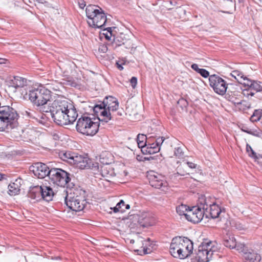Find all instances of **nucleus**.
Returning a JSON list of instances; mask_svg holds the SVG:
<instances>
[{
	"instance_id": "1",
	"label": "nucleus",
	"mask_w": 262,
	"mask_h": 262,
	"mask_svg": "<svg viewBox=\"0 0 262 262\" xmlns=\"http://www.w3.org/2000/svg\"><path fill=\"white\" fill-rule=\"evenodd\" d=\"M18 115L12 107L2 106L0 108V131L9 132V129L17 124Z\"/></svg>"
},
{
	"instance_id": "2",
	"label": "nucleus",
	"mask_w": 262,
	"mask_h": 262,
	"mask_svg": "<svg viewBox=\"0 0 262 262\" xmlns=\"http://www.w3.org/2000/svg\"><path fill=\"white\" fill-rule=\"evenodd\" d=\"M85 12L90 26L97 28L104 27L107 22V18L101 8L96 5H89L86 8Z\"/></svg>"
},
{
	"instance_id": "3",
	"label": "nucleus",
	"mask_w": 262,
	"mask_h": 262,
	"mask_svg": "<svg viewBox=\"0 0 262 262\" xmlns=\"http://www.w3.org/2000/svg\"><path fill=\"white\" fill-rule=\"evenodd\" d=\"M100 119L91 118L88 116H82L78 119L76 129L79 133L86 135L93 136L99 130Z\"/></svg>"
},
{
	"instance_id": "4",
	"label": "nucleus",
	"mask_w": 262,
	"mask_h": 262,
	"mask_svg": "<svg viewBox=\"0 0 262 262\" xmlns=\"http://www.w3.org/2000/svg\"><path fill=\"white\" fill-rule=\"evenodd\" d=\"M219 246L215 241L205 240L199 246L196 258L198 262H208L214 253L217 252Z\"/></svg>"
},
{
	"instance_id": "5",
	"label": "nucleus",
	"mask_w": 262,
	"mask_h": 262,
	"mask_svg": "<svg viewBox=\"0 0 262 262\" xmlns=\"http://www.w3.org/2000/svg\"><path fill=\"white\" fill-rule=\"evenodd\" d=\"M29 99L37 106H42L47 103L51 98V95L48 89L45 87H39L32 89L26 93Z\"/></svg>"
},
{
	"instance_id": "6",
	"label": "nucleus",
	"mask_w": 262,
	"mask_h": 262,
	"mask_svg": "<svg viewBox=\"0 0 262 262\" xmlns=\"http://www.w3.org/2000/svg\"><path fill=\"white\" fill-rule=\"evenodd\" d=\"M58 111H50L52 117L54 121L59 125H66L73 123L75 121L78 113L76 110L68 111L64 112H58Z\"/></svg>"
},
{
	"instance_id": "7",
	"label": "nucleus",
	"mask_w": 262,
	"mask_h": 262,
	"mask_svg": "<svg viewBox=\"0 0 262 262\" xmlns=\"http://www.w3.org/2000/svg\"><path fill=\"white\" fill-rule=\"evenodd\" d=\"M49 178L53 184L61 187H64L71 180L69 173L60 168L51 169Z\"/></svg>"
},
{
	"instance_id": "8",
	"label": "nucleus",
	"mask_w": 262,
	"mask_h": 262,
	"mask_svg": "<svg viewBox=\"0 0 262 262\" xmlns=\"http://www.w3.org/2000/svg\"><path fill=\"white\" fill-rule=\"evenodd\" d=\"M66 193L67 195L65 196V203L70 209L77 212L80 211L84 209L86 202L83 196L75 195L74 193L72 194V193L68 194L67 191H66Z\"/></svg>"
},
{
	"instance_id": "9",
	"label": "nucleus",
	"mask_w": 262,
	"mask_h": 262,
	"mask_svg": "<svg viewBox=\"0 0 262 262\" xmlns=\"http://www.w3.org/2000/svg\"><path fill=\"white\" fill-rule=\"evenodd\" d=\"M72 165L80 169H91L95 170L99 169V165L97 162H93L87 157L76 154L75 158L72 161Z\"/></svg>"
},
{
	"instance_id": "10",
	"label": "nucleus",
	"mask_w": 262,
	"mask_h": 262,
	"mask_svg": "<svg viewBox=\"0 0 262 262\" xmlns=\"http://www.w3.org/2000/svg\"><path fill=\"white\" fill-rule=\"evenodd\" d=\"M164 141L163 137H159L155 139L153 136L148 137V140L146 146L142 149V152L145 154H154L160 150V146Z\"/></svg>"
},
{
	"instance_id": "11",
	"label": "nucleus",
	"mask_w": 262,
	"mask_h": 262,
	"mask_svg": "<svg viewBox=\"0 0 262 262\" xmlns=\"http://www.w3.org/2000/svg\"><path fill=\"white\" fill-rule=\"evenodd\" d=\"M209 85L214 91L221 95H224L227 91V84L223 78L216 75H211L209 78Z\"/></svg>"
},
{
	"instance_id": "12",
	"label": "nucleus",
	"mask_w": 262,
	"mask_h": 262,
	"mask_svg": "<svg viewBox=\"0 0 262 262\" xmlns=\"http://www.w3.org/2000/svg\"><path fill=\"white\" fill-rule=\"evenodd\" d=\"M118 169L117 166L114 167L112 165H99V169H95L94 170L95 174H100L107 181H111V179L116 175H121L118 171L116 172Z\"/></svg>"
},
{
	"instance_id": "13",
	"label": "nucleus",
	"mask_w": 262,
	"mask_h": 262,
	"mask_svg": "<svg viewBox=\"0 0 262 262\" xmlns=\"http://www.w3.org/2000/svg\"><path fill=\"white\" fill-rule=\"evenodd\" d=\"M204 215L206 217H208V214L202 210L201 207L193 206L188 209L186 219L190 222L198 223L203 219Z\"/></svg>"
},
{
	"instance_id": "14",
	"label": "nucleus",
	"mask_w": 262,
	"mask_h": 262,
	"mask_svg": "<svg viewBox=\"0 0 262 262\" xmlns=\"http://www.w3.org/2000/svg\"><path fill=\"white\" fill-rule=\"evenodd\" d=\"M61 109H63L64 111H70V110H76L73 104L66 98L58 97L53 101L50 111H60Z\"/></svg>"
},
{
	"instance_id": "15",
	"label": "nucleus",
	"mask_w": 262,
	"mask_h": 262,
	"mask_svg": "<svg viewBox=\"0 0 262 262\" xmlns=\"http://www.w3.org/2000/svg\"><path fill=\"white\" fill-rule=\"evenodd\" d=\"M30 170L32 171L34 176L39 179L44 178L46 176H48L50 173L51 169L47 165L42 163H36L30 166Z\"/></svg>"
},
{
	"instance_id": "16",
	"label": "nucleus",
	"mask_w": 262,
	"mask_h": 262,
	"mask_svg": "<svg viewBox=\"0 0 262 262\" xmlns=\"http://www.w3.org/2000/svg\"><path fill=\"white\" fill-rule=\"evenodd\" d=\"M180 257L184 259L189 256L193 251V243L187 237H180Z\"/></svg>"
},
{
	"instance_id": "17",
	"label": "nucleus",
	"mask_w": 262,
	"mask_h": 262,
	"mask_svg": "<svg viewBox=\"0 0 262 262\" xmlns=\"http://www.w3.org/2000/svg\"><path fill=\"white\" fill-rule=\"evenodd\" d=\"M149 183L151 186L156 188L162 189V190H165V188L167 186V183L163 176L152 172L149 174Z\"/></svg>"
},
{
	"instance_id": "18",
	"label": "nucleus",
	"mask_w": 262,
	"mask_h": 262,
	"mask_svg": "<svg viewBox=\"0 0 262 262\" xmlns=\"http://www.w3.org/2000/svg\"><path fill=\"white\" fill-rule=\"evenodd\" d=\"M94 113L97 115H100L102 117L101 120L105 122H107L112 119V114L107 112L106 108L105 107L104 102L102 105H96L93 108Z\"/></svg>"
},
{
	"instance_id": "19",
	"label": "nucleus",
	"mask_w": 262,
	"mask_h": 262,
	"mask_svg": "<svg viewBox=\"0 0 262 262\" xmlns=\"http://www.w3.org/2000/svg\"><path fill=\"white\" fill-rule=\"evenodd\" d=\"M136 247H140L143 251L144 254H148L152 251L153 244L149 238L143 240L142 237H138L136 240Z\"/></svg>"
},
{
	"instance_id": "20",
	"label": "nucleus",
	"mask_w": 262,
	"mask_h": 262,
	"mask_svg": "<svg viewBox=\"0 0 262 262\" xmlns=\"http://www.w3.org/2000/svg\"><path fill=\"white\" fill-rule=\"evenodd\" d=\"M138 223L143 227H148L155 224V220L150 213L142 212L139 215Z\"/></svg>"
},
{
	"instance_id": "21",
	"label": "nucleus",
	"mask_w": 262,
	"mask_h": 262,
	"mask_svg": "<svg viewBox=\"0 0 262 262\" xmlns=\"http://www.w3.org/2000/svg\"><path fill=\"white\" fill-rule=\"evenodd\" d=\"M104 104L107 112H110L112 114V118L114 115L113 113L118 110L119 107L117 100L114 97L110 96L106 97V99L104 100Z\"/></svg>"
},
{
	"instance_id": "22",
	"label": "nucleus",
	"mask_w": 262,
	"mask_h": 262,
	"mask_svg": "<svg viewBox=\"0 0 262 262\" xmlns=\"http://www.w3.org/2000/svg\"><path fill=\"white\" fill-rule=\"evenodd\" d=\"M246 262H259L261 260V255L257 251L253 249H247L243 254Z\"/></svg>"
},
{
	"instance_id": "23",
	"label": "nucleus",
	"mask_w": 262,
	"mask_h": 262,
	"mask_svg": "<svg viewBox=\"0 0 262 262\" xmlns=\"http://www.w3.org/2000/svg\"><path fill=\"white\" fill-rule=\"evenodd\" d=\"M180 237L173 238L170 244L169 251L174 257L180 258Z\"/></svg>"
},
{
	"instance_id": "24",
	"label": "nucleus",
	"mask_w": 262,
	"mask_h": 262,
	"mask_svg": "<svg viewBox=\"0 0 262 262\" xmlns=\"http://www.w3.org/2000/svg\"><path fill=\"white\" fill-rule=\"evenodd\" d=\"M47 88H46L48 89V91H50L51 95L52 93H54L55 94L58 95V97L61 95V93L62 92V90L64 89L62 81L58 82L55 81L52 83L47 84Z\"/></svg>"
},
{
	"instance_id": "25",
	"label": "nucleus",
	"mask_w": 262,
	"mask_h": 262,
	"mask_svg": "<svg viewBox=\"0 0 262 262\" xmlns=\"http://www.w3.org/2000/svg\"><path fill=\"white\" fill-rule=\"evenodd\" d=\"M244 86L245 87L246 90H253L256 92L262 91V82L249 78L244 82Z\"/></svg>"
},
{
	"instance_id": "26",
	"label": "nucleus",
	"mask_w": 262,
	"mask_h": 262,
	"mask_svg": "<svg viewBox=\"0 0 262 262\" xmlns=\"http://www.w3.org/2000/svg\"><path fill=\"white\" fill-rule=\"evenodd\" d=\"M211 198L208 197L207 198L205 196H201L199 199V202L200 203V206L198 207H201L202 208V210H203L205 213L208 212V209L210 208V206L212 205V203L213 202H211Z\"/></svg>"
},
{
	"instance_id": "27",
	"label": "nucleus",
	"mask_w": 262,
	"mask_h": 262,
	"mask_svg": "<svg viewBox=\"0 0 262 262\" xmlns=\"http://www.w3.org/2000/svg\"><path fill=\"white\" fill-rule=\"evenodd\" d=\"M222 211L221 208L216 205L214 202L212 203V205L210 206V208L208 209V217L209 216L212 219H216L219 217L220 214H221Z\"/></svg>"
},
{
	"instance_id": "28",
	"label": "nucleus",
	"mask_w": 262,
	"mask_h": 262,
	"mask_svg": "<svg viewBox=\"0 0 262 262\" xmlns=\"http://www.w3.org/2000/svg\"><path fill=\"white\" fill-rule=\"evenodd\" d=\"M10 83L11 86L15 89L23 88L27 84V80L22 77L16 76L11 80Z\"/></svg>"
},
{
	"instance_id": "29",
	"label": "nucleus",
	"mask_w": 262,
	"mask_h": 262,
	"mask_svg": "<svg viewBox=\"0 0 262 262\" xmlns=\"http://www.w3.org/2000/svg\"><path fill=\"white\" fill-rule=\"evenodd\" d=\"M10 132L11 137L16 140H19L21 139L22 134L24 133L23 129L18 126V123L14 127H12L9 129Z\"/></svg>"
},
{
	"instance_id": "30",
	"label": "nucleus",
	"mask_w": 262,
	"mask_h": 262,
	"mask_svg": "<svg viewBox=\"0 0 262 262\" xmlns=\"http://www.w3.org/2000/svg\"><path fill=\"white\" fill-rule=\"evenodd\" d=\"M42 186H36L32 188L28 193L29 197L32 199H39L41 198Z\"/></svg>"
},
{
	"instance_id": "31",
	"label": "nucleus",
	"mask_w": 262,
	"mask_h": 262,
	"mask_svg": "<svg viewBox=\"0 0 262 262\" xmlns=\"http://www.w3.org/2000/svg\"><path fill=\"white\" fill-rule=\"evenodd\" d=\"M76 154V153L71 151H62L59 152V156L61 160L72 165V162L74 160V158H75Z\"/></svg>"
},
{
	"instance_id": "32",
	"label": "nucleus",
	"mask_w": 262,
	"mask_h": 262,
	"mask_svg": "<svg viewBox=\"0 0 262 262\" xmlns=\"http://www.w3.org/2000/svg\"><path fill=\"white\" fill-rule=\"evenodd\" d=\"M42 191H41V198L43 200L49 201L52 199L54 192L50 187L42 186Z\"/></svg>"
},
{
	"instance_id": "33",
	"label": "nucleus",
	"mask_w": 262,
	"mask_h": 262,
	"mask_svg": "<svg viewBox=\"0 0 262 262\" xmlns=\"http://www.w3.org/2000/svg\"><path fill=\"white\" fill-rule=\"evenodd\" d=\"M232 77H234L237 81L244 86V82L248 80V78L245 76L244 74L238 70H234L231 73Z\"/></svg>"
},
{
	"instance_id": "34",
	"label": "nucleus",
	"mask_w": 262,
	"mask_h": 262,
	"mask_svg": "<svg viewBox=\"0 0 262 262\" xmlns=\"http://www.w3.org/2000/svg\"><path fill=\"white\" fill-rule=\"evenodd\" d=\"M177 174L181 176L189 175L191 171L187 168V165L183 162L180 164L176 169Z\"/></svg>"
},
{
	"instance_id": "35",
	"label": "nucleus",
	"mask_w": 262,
	"mask_h": 262,
	"mask_svg": "<svg viewBox=\"0 0 262 262\" xmlns=\"http://www.w3.org/2000/svg\"><path fill=\"white\" fill-rule=\"evenodd\" d=\"M148 140V137H147L144 134H139L137 138V142L139 148H141V151L146 146Z\"/></svg>"
},
{
	"instance_id": "36",
	"label": "nucleus",
	"mask_w": 262,
	"mask_h": 262,
	"mask_svg": "<svg viewBox=\"0 0 262 262\" xmlns=\"http://www.w3.org/2000/svg\"><path fill=\"white\" fill-rule=\"evenodd\" d=\"M236 240L233 236L225 237L223 241L225 246L230 249H234L236 246Z\"/></svg>"
},
{
	"instance_id": "37",
	"label": "nucleus",
	"mask_w": 262,
	"mask_h": 262,
	"mask_svg": "<svg viewBox=\"0 0 262 262\" xmlns=\"http://www.w3.org/2000/svg\"><path fill=\"white\" fill-rule=\"evenodd\" d=\"M19 185L16 183H11L8 186V193L11 195L17 194L20 190Z\"/></svg>"
},
{
	"instance_id": "38",
	"label": "nucleus",
	"mask_w": 262,
	"mask_h": 262,
	"mask_svg": "<svg viewBox=\"0 0 262 262\" xmlns=\"http://www.w3.org/2000/svg\"><path fill=\"white\" fill-rule=\"evenodd\" d=\"M189 209V207L187 205L181 204L176 207V211L180 215H184L186 218V213H187Z\"/></svg>"
},
{
	"instance_id": "39",
	"label": "nucleus",
	"mask_w": 262,
	"mask_h": 262,
	"mask_svg": "<svg viewBox=\"0 0 262 262\" xmlns=\"http://www.w3.org/2000/svg\"><path fill=\"white\" fill-rule=\"evenodd\" d=\"M111 157V155L109 153H103L100 157V162L102 164V165H110L111 160L109 159V157Z\"/></svg>"
},
{
	"instance_id": "40",
	"label": "nucleus",
	"mask_w": 262,
	"mask_h": 262,
	"mask_svg": "<svg viewBox=\"0 0 262 262\" xmlns=\"http://www.w3.org/2000/svg\"><path fill=\"white\" fill-rule=\"evenodd\" d=\"M125 205V202L123 200H121L119 202H118L116 206L114 208H111L113 210L114 212L115 213L118 212H123L125 211V209H124Z\"/></svg>"
},
{
	"instance_id": "41",
	"label": "nucleus",
	"mask_w": 262,
	"mask_h": 262,
	"mask_svg": "<svg viewBox=\"0 0 262 262\" xmlns=\"http://www.w3.org/2000/svg\"><path fill=\"white\" fill-rule=\"evenodd\" d=\"M62 83L63 86L69 85L75 87L77 85L76 81L71 77H67L62 80Z\"/></svg>"
},
{
	"instance_id": "42",
	"label": "nucleus",
	"mask_w": 262,
	"mask_h": 262,
	"mask_svg": "<svg viewBox=\"0 0 262 262\" xmlns=\"http://www.w3.org/2000/svg\"><path fill=\"white\" fill-rule=\"evenodd\" d=\"M261 115H262V110H256L254 112L253 115L250 117V120L252 122L258 121L260 119Z\"/></svg>"
},
{
	"instance_id": "43",
	"label": "nucleus",
	"mask_w": 262,
	"mask_h": 262,
	"mask_svg": "<svg viewBox=\"0 0 262 262\" xmlns=\"http://www.w3.org/2000/svg\"><path fill=\"white\" fill-rule=\"evenodd\" d=\"M246 151L248 154V155L255 159H258L259 157L262 158V155L257 156L256 152L252 149V147L248 144L246 145Z\"/></svg>"
},
{
	"instance_id": "44",
	"label": "nucleus",
	"mask_w": 262,
	"mask_h": 262,
	"mask_svg": "<svg viewBox=\"0 0 262 262\" xmlns=\"http://www.w3.org/2000/svg\"><path fill=\"white\" fill-rule=\"evenodd\" d=\"M174 154V155L179 158H182L184 155V152L182 150V149L180 147L175 148Z\"/></svg>"
},
{
	"instance_id": "45",
	"label": "nucleus",
	"mask_w": 262,
	"mask_h": 262,
	"mask_svg": "<svg viewBox=\"0 0 262 262\" xmlns=\"http://www.w3.org/2000/svg\"><path fill=\"white\" fill-rule=\"evenodd\" d=\"M234 249H236L239 252H243V254H244V252L246 251L245 248V245L243 244H237L236 243V246Z\"/></svg>"
},
{
	"instance_id": "46",
	"label": "nucleus",
	"mask_w": 262,
	"mask_h": 262,
	"mask_svg": "<svg viewBox=\"0 0 262 262\" xmlns=\"http://www.w3.org/2000/svg\"><path fill=\"white\" fill-rule=\"evenodd\" d=\"M183 162L187 165V168H188L190 171L191 169H195L197 167V165L193 162H186L185 161H183Z\"/></svg>"
},
{
	"instance_id": "47",
	"label": "nucleus",
	"mask_w": 262,
	"mask_h": 262,
	"mask_svg": "<svg viewBox=\"0 0 262 262\" xmlns=\"http://www.w3.org/2000/svg\"><path fill=\"white\" fill-rule=\"evenodd\" d=\"M98 50L99 52L104 53L107 51L108 48L106 45L101 44L99 45Z\"/></svg>"
},
{
	"instance_id": "48",
	"label": "nucleus",
	"mask_w": 262,
	"mask_h": 262,
	"mask_svg": "<svg viewBox=\"0 0 262 262\" xmlns=\"http://www.w3.org/2000/svg\"><path fill=\"white\" fill-rule=\"evenodd\" d=\"M199 73L204 78H207L209 76V72L204 69H201Z\"/></svg>"
},
{
	"instance_id": "49",
	"label": "nucleus",
	"mask_w": 262,
	"mask_h": 262,
	"mask_svg": "<svg viewBox=\"0 0 262 262\" xmlns=\"http://www.w3.org/2000/svg\"><path fill=\"white\" fill-rule=\"evenodd\" d=\"M130 82L131 83L133 89H135L136 86V85L137 84V79L135 77H133L130 80Z\"/></svg>"
},
{
	"instance_id": "50",
	"label": "nucleus",
	"mask_w": 262,
	"mask_h": 262,
	"mask_svg": "<svg viewBox=\"0 0 262 262\" xmlns=\"http://www.w3.org/2000/svg\"><path fill=\"white\" fill-rule=\"evenodd\" d=\"M191 68L194 70L195 71H196V72H198V73H199L200 71L201 70V69L199 68V67H198V65L197 64H195V63H193L191 65Z\"/></svg>"
},
{
	"instance_id": "51",
	"label": "nucleus",
	"mask_w": 262,
	"mask_h": 262,
	"mask_svg": "<svg viewBox=\"0 0 262 262\" xmlns=\"http://www.w3.org/2000/svg\"><path fill=\"white\" fill-rule=\"evenodd\" d=\"M243 131H244V132H246V133H247L248 134H250V135H254V136H258V135L256 134L254 132H252V130H249V129H242Z\"/></svg>"
},
{
	"instance_id": "52",
	"label": "nucleus",
	"mask_w": 262,
	"mask_h": 262,
	"mask_svg": "<svg viewBox=\"0 0 262 262\" xmlns=\"http://www.w3.org/2000/svg\"><path fill=\"white\" fill-rule=\"evenodd\" d=\"M111 29H112L111 28H110V27L107 28V30L108 31H110L109 30H111ZM109 33H110V36H109L108 35H106V36H105L106 38L107 39H110L111 36L112 35V33L111 32H109Z\"/></svg>"
},
{
	"instance_id": "53",
	"label": "nucleus",
	"mask_w": 262,
	"mask_h": 262,
	"mask_svg": "<svg viewBox=\"0 0 262 262\" xmlns=\"http://www.w3.org/2000/svg\"><path fill=\"white\" fill-rule=\"evenodd\" d=\"M6 61L7 59H6L5 58H0V64L6 63Z\"/></svg>"
},
{
	"instance_id": "54",
	"label": "nucleus",
	"mask_w": 262,
	"mask_h": 262,
	"mask_svg": "<svg viewBox=\"0 0 262 262\" xmlns=\"http://www.w3.org/2000/svg\"><path fill=\"white\" fill-rule=\"evenodd\" d=\"M26 114L29 117H33L35 118V117L33 116V112H29L26 111Z\"/></svg>"
},
{
	"instance_id": "55",
	"label": "nucleus",
	"mask_w": 262,
	"mask_h": 262,
	"mask_svg": "<svg viewBox=\"0 0 262 262\" xmlns=\"http://www.w3.org/2000/svg\"><path fill=\"white\" fill-rule=\"evenodd\" d=\"M79 7L81 9H83L84 7L85 6V4L83 2H82L81 3H79Z\"/></svg>"
},
{
	"instance_id": "56",
	"label": "nucleus",
	"mask_w": 262,
	"mask_h": 262,
	"mask_svg": "<svg viewBox=\"0 0 262 262\" xmlns=\"http://www.w3.org/2000/svg\"><path fill=\"white\" fill-rule=\"evenodd\" d=\"M129 208H130V205L129 204H125L124 207V209H125V210L126 209H129Z\"/></svg>"
},
{
	"instance_id": "57",
	"label": "nucleus",
	"mask_w": 262,
	"mask_h": 262,
	"mask_svg": "<svg viewBox=\"0 0 262 262\" xmlns=\"http://www.w3.org/2000/svg\"><path fill=\"white\" fill-rule=\"evenodd\" d=\"M117 64L118 65V68L119 70H123V67H122V66H121V65L119 64H118V63H117Z\"/></svg>"
},
{
	"instance_id": "58",
	"label": "nucleus",
	"mask_w": 262,
	"mask_h": 262,
	"mask_svg": "<svg viewBox=\"0 0 262 262\" xmlns=\"http://www.w3.org/2000/svg\"><path fill=\"white\" fill-rule=\"evenodd\" d=\"M235 104H240L242 103V101L241 100H239V101H237L236 102H234Z\"/></svg>"
},
{
	"instance_id": "59",
	"label": "nucleus",
	"mask_w": 262,
	"mask_h": 262,
	"mask_svg": "<svg viewBox=\"0 0 262 262\" xmlns=\"http://www.w3.org/2000/svg\"><path fill=\"white\" fill-rule=\"evenodd\" d=\"M135 241L134 239H130V243L132 244H134V243H135Z\"/></svg>"
},
{
	"instance_id": "60",
	"label": "nucleus",
	"mask_w": 262,
	"mask_h": 262,
	"mask_svg": "<svg viewBox=\"0 0 262 262\" xmlns=\"http://www.w3.org/2000/svg\"><path fill=\"white\" fill-rule=\"evenodd\" d=\"M58 112H64V110L63 109H61L60 110V111H58ZM65 113H68V111H64Z\"/></svg>"
},
{
	"instance_id": "61",
	"label": "nucleus",
	"mask_w": 262,
	"mask_h": 262,
	"mask_svg": "<svg viewBox=\"0 0 262 262\" xmlns=\"http://www.w3.org/2000/svg\"><path fill=\"white\" fill-rule=\"evenodd\" d=\"M250 94L251 96H253V95H254V93H251H251H250ZM249 95V94H247V95Z\"/></svg>"
},
{
	"instance_id": "62",
	"label": "nucleus",
	"mask_w": 262,
	"mask_h": 262,
	"mask_svg": "<svg viewBox=\"0 0 262 262\" xmlns=\"http://www.w3.org/2000/svg\"><path fill=\"white\" fill-rule=\"evenodd\" d=\"M37 1L39 3H43V2H42L41 0H37Z\"/></svg>"
},
{
	"instance_id": "63",
	"label": "nucleus",
	"mask_w": 262,
	"mask_h": 262,
	"mask_svg": "<svg viewBox=\"0 0 262 262\" xmlns=\"http://www.w3.org/2000/svg\"><path fill=\"white\" fill-rule=\"evenodd\" d=\"M2 178H3L1 174H0V180H2Z\"/></svg>"
},
{
	"instance_id": "64",
	"label": "nucleus",
	"mask_w": 262,
	"mask_h": 262,
	"mask_svg": "<svg viewBox=\"0 0 262 262\" xmlns=\"http://www.w3.org/2000/svg\"><path fill=\"white\" fill-rule=\"evenodd\" d=\"M135 251H139V250H138V249H137V250L135 249Z\"/></svg>"
}]
</instances>
